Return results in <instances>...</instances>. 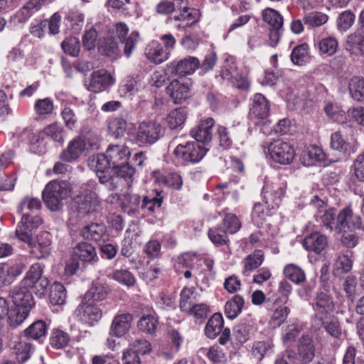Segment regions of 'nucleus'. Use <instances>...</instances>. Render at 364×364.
<instances>
[{"instance_id": "f257e3e1", "label": "nucleus", "mask_w": 364, "mask_h": 364, "mask_svg": "<svg viewBox=\"0 0 364 364\" xmlns=\"http://www.w3.org/2000/svg\"><path fill=\"white\" fill-rule=\"evenodd\" d=\"M43 268L40 264H33L21 281V285L10 291L9 296L15 306L31 310L35 306V301L29 288L33 289L36 294L42 295L50 284L48 279L43 277Z\"/></svg>"}, {"instance_id": "f03ea898", "label": "nucleus", "mask_w": 364, "mask_h": 364, "mask_svg": "<svg viewBox=\"0 0 364 364\" xmlns=\"http://www.w3.org/2000/svg\"><path fill=\"white\" fill-rule=\"evenodd\" d=\"M41 208V202L37 198L26 196L19 203L18 212L22 215V218L15 232L21 241L31 242V231L42 223V220L37 215L31 216L28 211L38 210Z\"/></svg>"}, {"instance_id": "7ed1b4c3", "label": "nucleus", "mask_w": 364, "mask_h": 364, "mask_svg": "<svg viewBox=\"0 0 364 364\" xmlns=\"http://www.w3.org/2000/svg\"><path fill=\"white\" fill-rule=\"evenodd\" d=\"M72 186L67 181H50L42 192V198L46 207L51 211L59 210L63 201L70 196Z\"/></svg>"}, {"instance_id": "20e7f679", "label": "nucleus", "mask_w": 364, "mask_h": 364, "mask_svg": "<svg viewBox=\"0 0 364 364\" xmlns=\"http://www.w3.org/2000/svg\"><path fill=\"white\" fill-rule=\"evenodd\" d=\"M264 152L275 163L290 164L295 157V150L291 144L282 139L266 142L262 145Z\"/></svg>"}, {"instance_id": "39448f33", "label": "nucleus", "mask_w": 364, "mask_h": 364, "mask_svg": "<svg viewBox=\"0 0 364 364\" xmlns=\"http://www.w3.org/2000/svg\"><path fill=\"white\" fill-rule=\"evenodd\" d=\"M208 149L197 141H188L185 144H178L173 150V155L184 163H198L206 154Z\"/></svg>"}, {"instance_id": "423d86ee", "label": "nucleus", "mask_w": 364, "mask_h": 364, "mask_svg": "<svg viewBox=\"0 0 364 364\" xmlns=\"http://www.w3.org/2000/svg\"><path fill=\"white\" fill-rule=\"evenodd\" d=\"M321 282L323 283L322 289H320L316 294L314 298V309L316 311L314 315H329L335 309V304L333 296L328 293L327 288L329 287L327 279V274L324 273L323 268L321 269Z\"/></svg>"}, {"instance_id": "0eeeda50", "label": "nucleus", "mask_w": 364, "mask_h": 364, "mask_svg": "<svg viewBox=\"0 0 364 364\" xmlns=\"http://www.w3.org/2000/svg\"><path fill=\"white\" fill-rule=\"evenodd\" d=\"M311 205L316 209L315 218L321 225L332 231L336 224V210L329 208L328 205L318 196H314L311 199Z\"/></svg>"}, {"instance_id": "6e6552de", "label": "nucleus", "mask_w": 364, "mask_h": 364, "mask_svg": "<svg viewBox=\"0 0 364 364\" xmlns=\"http://www.w3.org/2000/svg\"><path fill=\"white\" fill-rule=\"evenodd\" d=\"M161 135V126L155 122H143L138 127L136 140L140 145H150Z\"/></svg>"}, {"instance_id": "1a4fd4ad", "label": "nucleus", "mask_w": 364, "mask_h": 364, "mask_svg": "<svg viewBox=\"0 0 364 364\" xmlns=\"http://www.w3.org/2000/svg\"><path fill=\"white\" fill-rule=\"evenodd\" d=\"M151 351V345L146 339H136L129 344V348L124 351V364H141L139 355H145Z\"/></svg>"}, {"instance_id": "9d476101", "label": "nucleus", "mask_w": 364, "mask_h": 364, "mask_svg": "<svg viewBox=\"0 0 364 364\" xmlns=\"http://www.w3.org/2000/svg\"><path fill=\"white\" fill-rule=\"evenodd\" d=\"M77 210L82 216H93L99 213L102 208L97 194L87 191L76 199Z\"/></svg>"}, {"instance_id": "9b49d317", "label": "nucleus", "mask_w": 364, "mask_h": 364, "mask_svg": "<svg viewBox=\"0 0 364 364\" xmlns=\"http://www.w3.org/2000/svg\"><path fill=\"white\" fill-rule=\"evenodd\" d=\"M31 233V242H26L31 247L30 253L36 259H40L48 257L51 252L52 236L50 232L44 231L36 236V242Z\"/></svg>"}, {"instance_id": "f8f14e48", "label": "nucleus", "mask_w": 364, "mask_h": 364, "mask_svg": "<svg viewBox=\"0 0 364 364\" xmlns=\"http://www.w3.org/2000/svg\"><path fill=\"white\" fill-rule=\"evenodd\" d=\"M313 326L319 328L323 327L326 332L334 338H339L342 334V329L338 319L329 315H314L312 317Z\"/></svg>"}, {"instance_id": "ddd939ff", "label": "nucleus", "mask_w": 364, "mask_h": 364, "mask_svg": "<svg viewBox=\"0 0 364 364\" xmlns=\"http://www.w3.org/2000/svg\"><path fill=\"white\" fill-rule=\"evenodd\" d=\"M269 114V104L267 98L260 93H257L252 98V103L250 108L249 116L254 120L255 124L265 120Z\"/></svg>"}, {"instance_id": "4468645a", "label": "nucleus", "mask_w": 364, "mask_h": 364, "mask_svg": "<svg viewBox=\"0 0 364 364\" xmlns=\"http://www.w3.org/2000/svg\"><path fill=\"white\" fill-rule=\"evenodd\" d=\"M115 82L112 75L105 70H98L91 74L89 84L86 85L87 89L91 92L98 93L106 90L114 85Z\"/></svg>"}, {"instance_id": "2eb2a0df", "label": "nucleus", "mask_w": 364, "mask_h": 364, "mask_svg": "<svg viewBox=\"0 0 364 364\" xmlns=\"http://www.w3.org/2000/svg\"><path fill=\"white\" fill-rule=\"evenodd\" d=\"M115 33L121 43L124 44V53L129 58L138 41V32L134 31L127 36L129 33L128 26L126 23L119 22L115 25Z\"/></svg>"}, {"instance_id": "dca6fc26", "label": "nucleus", "mask_w": 364, "mask_h": 364, "mask_svg": "<svg viewBox=\"0 0 364 364\" xmlns=\"http://www.w3.org/2000/svg\"><path fill=\"white\" fill-rule=\"evenodd\" d=\"M214 124L215 121L211 117L201 120L191 130V135L198 143H208L212 140V129Z\"/></svg>"}, {"instance_id": "f3484780", "label": "nucleus", "mask_w": 364, "mask_h": 364, "mask_svg": "<svg viewBox=\"0 0 364 364\" xmlns=\"http://www.w3.org/2000/svg\"><path fill=\"white\" fill-rule=\"evenodd\" d=\"M337 223L341 229L345 228L351 230L363 229L361 218L354 215L350 207H346L340 211L337 215Z\"/></svg>"}, {"instance_id": "a211bd4d", "label": "nucleus", "mask_w": 364, "mask_h": 364, "mask_svg": "<svg viewBox=\"0 0 364 364\" xmlns=\"http://www.w3.org/2000/svg\"><path fill=\"white\" fill-rule=\"evenodd\" d=\"M76 311L83 321L90 324L99 321L102 316L101 309L93 301H85L84 299Z\"/></svg>"}, {"instance_id": "6ab92c4d", "label": "nucleus", "mask_w": 364, "mask_h": 364, "mask_svg": "<svg viewBox=\"0 0 364 364\" xmlns=\"http://www.w3.org/2000/svg\"><path fill=\"white\" fill-rule=\"evenodd\" d=\"M200 61L196 57L188 56L171 64V73L178 76L193 74L199 67Z\"/></svg>"}, {"instance_id": "aec40b11", "label": "nucleus", "mask_w": 364, "mask_h": 364, "mask_svg": "<svg viewBox=\"0 0 364 364\" xmlns=\"http://www.w3.org/2000/svg\"><path fill=\"white\" fill-rule=\"evenodd\" d=\"M327 245V237L318 232H314L307 235L303 241V246L306 250L316 254H319L324 250Z\"/></svg>"}, {"instance_id": "412c9836", "label": "nucleus", "mask_w": 364, "mask_h": 364, "mask_svg": "<svg viewBox=\"0 0 364 364\" xmlns=\"http://www.w3.org/2000/svg\"><path fill=\"white\" fill-rule=\"evenodd\" d=\"M106 154L112 167H116L127 161L130 151L124 145H109L107 149Z\"/></svg>"}, {"instance_id": "4be33fe9", "label": "nucleus", "mask_w": 364, "mask_h": 364, "mask_svg": "<svg viewBox=\"0 0 364 364\" xmlns=\"http://www.w3.org/2000/svg\"><path fill=\"white\" fill-rule=\"evenodd\" d=\"M85 149L84 141L80 137L73 139L67 149L60 154L61 160L65 162H73L77 160Z\"/></svg>"}, {"instance_id": "5701e85b", "label": "nucleus", "mask_w": 364, "mask_h": 364, "mask_svg": "<svg viewBox=\"0 0 364 364\" xmlns=\"http://www.w3.org/2000/svg\"><path fill=\"white\" fill-rule=\"evenodd\" d=\"M263 199L268 209L279 207L284 191L282 187L266 185L263 188Z\"/></svg>"}, {"instance_id": "b1692460", "label": "nucleus", "mask_w": 364, "mask_h": 364, "mask_svg": "<svg viewBox=\"0 0 364 364\" xmlns=\"http://www.w3.org/2000/svg\"><path fill=\"white\" fill-rule=\"evenodd\" d=\"M132 316L129 314L116 316L110 327V334L116 337H122L126 334L130 327Z\"/></svg>"}, {"instance_id": "393cba45", "label": "nucleus", "mask_w": 364, "mask_h": 364, "mask_svg": "<svg viewBox=\"0 0 364 364\" xmlns=\"http://www.w3.org/2000/svg\"><path fill=\"white\" fill-rule=\"evenodd\" d=\"M80 235L85 239L96 242L105 241L107 238L106 226L102 223H92L85 226L81 229Z\"/></svg>"}, {"instance_id": "a878e982", "label": "nucleus", "mask_w": 364, "mask_h": 364, "mask_svg": "<svg viewBox=\"0 0 364 364\" xmlns=\"http://www.w3.org/2000/svg\"><path fill=\"white\" fill-rule=\"evenodd\" d=\"M298 351L300 360L304 364L309 363L315 355V348L309 336H302L299 341Z\"/></svg>"}, {"instance_id": "bb28decb", "label": "nucleus", "mask_w": 364, "mask_h": 364, "mask_svg": "<svg viewBox=\"0 0 364 364\" xmlns=\"http://www.w3.org/2000/svg\"><path fill=\"white\" fill-rule=\"evenodd\" d=\"M73 253L85 262L94 263L98 259L95 247L86 242L77 243L73 248Z\"/></svg>"}, {"instance_id": "cd10ccee", "label": "nucleus", "mask_w": 364, "mask_h": 364, "mask_svg": "<svg viewBox=\"0 0 364 364\" xmlns=\"http://www.w3.org/2000/svg\"><path fill=\"white\" fill-rule=\"evenodd\" d=\"M346 50L351 54L364 56V31L358 30L347 37Z\"/></svg>"}, {"instance_id": "c85d7f7f", "label": "nucleus", "mask_w": 364, "mask_h": 364, "mask_svg": "<svg viewBox=\"0 0 364 364\" xmlns=\"http://www.w3.org/2000/svg\"><path fill=\"white\" fill-rule=\"evenodd\" d=\"M189 87L178 80H173L166 87L167 93L173 100L175 104H180L188 97Z\"/></svg>"}, {"instance_id": "c756f323", "label": "nucleus", "mask_w": 364, "mask_h": 364, "mask_svg": "<svg viewBox=\"0 0 364 364\" xmlns=\"http://www.w3.org/2000/svg\"><path fill=\"white\" fill-rule=\"evenodd\" d=\"M99 52L112 60H115L120 54L117 43L113 37L101 39L98 43Z\"/></svg>"}, {"instance_id": "7c9ffc66", "label": "nucleus", "mask_w": 364, "mask_h": 364, "mask_svg": "<svg viewBox=\"0 0 364 364\" xmlns=\"http://www.w3.org/2000/svg\"><path fill=\"white\" fill-rule=\"evenodd\" d=\"M146 58L155 64H161L168 59V53L166 52L161 46L156 42L148 45L145 50Z\"/></svg>"}, {"instance_id": "2f4dec72", "label": "nucleus", "mask_w": 364, "mask_h": 364, "mask_svg": "<svg viewBox=\"0 0 364 364\" xmlns=\"http://www.w3.org/2000/svg\"><path fill=\"white\" fill-rule=\"evenodd\" d=\"M223 324L224 321L222 315L219 313L214 314L205 326V336L211 339L216 338L221 333Z\"/></svg>"}, {"instance_id": "473e14b6", "label": "nucleus", "mask_w": 364, "mask_h": 364, "mask_svg": "<svg viewBox=\"0 0 364 364\" xmlns=\"http://www.w3.org/2000/svg\"><path fill=\"white\" fill-rule=\"evenodd\" d=\"M264 262V254L262 250H255L247 255L243 260L244 269L242 274L247 276L250 272L257 269Z\"/></svg>"}, {"instance_id": "72a5a7b5", "label": "nucleus", "mask_w": 364, "mask_h": 364, "mask_svg": "<svg viewBox=\"0 0 364 364\" xmlns=\"http://www.w3.org/2000/svg\"><path fill=\"white\" fill-rule=\"evenodd\" d=\"M108 294V288L106 285L100 282H95L86 292L84 300L88 301H100L104 300Z\"/></svg>"}, {"instance_id": "f704fd0d", "label": "nucleus", "mask_w": 364, "mask_h": 364, "mask_svg": "<svg viewBox=\"0 0 364 364\" xmlns=\"http://www.w3.org/2000/svg\"><path fill=\"white\" fill-rule=\"evenodd\" d=\"M46 0H28L18 12V21L26 22L36 11H38Z\"/></svg>"}, {"instance_id": "c9c22d12", "label": "nucleus", "mask_w": 364, "mask_h": 364, "mask_svg": "<svg viewBox=\"0 0 364 364\" xmlns=\"http://www.w3.org/2000/svg\"><path fill=\"white\" fill-rule=\"evenodd\" d=\"M348 90L351 97L358 102L364 100V78L359 76L351 77L348 82Z\"/></svg>"}, {"instance_id": "e433bc0d", "label": "nucleus", "mask_w": 364, "mask_h": 364, "mask_svg": "<svg viewBox=\"0 0 364 364\" xmlns=\"http://www.w3.org/2000/svg\"><path fill=\"white\" fill-rule=\"evenodd\" d=\"M283 272L286 278L296 284H301L306 281L304 271L294 264H287L284 268Z\"/></svg>"}, {"instance_id": "4c0bfd02", "label": "nucleus", "mask_w": 364, "mask_h": 364, "mask_svg": "<svg viewBox=\"0 0 364 364\" xmlns=\"http://www.w3.org/2000/svg\"><path fill=\"white\" fill-rule=\"evenodd\" d=\"M245 301L242 296L236 294L225 306V313L230 318H235L241 312Z\"/></svg>"}, {"instance_id": "58836bf2", "label": "nucleus", "mask_w": 364, "mask_h": 364, "mask_svg": "<svg viewBox=\"0 0 364 364\" xmlns=\"http://www.w3.org/2000/svg\"><path fill=\"white\" fill-rule=\"evenodd\" d=\"M89 166L97 173H105V172H109L111 168H112V166L106 154L93 156L89 160Z\"/></svg>"}, {"instance_id": "ea45409f", "label": "nucleus", "mask_w": 364, "mask_h": 364, "mask_svg": "<svg viewBox=\"0 0 364 364\" xmlns=\"http://www.w3.org/2000/svg\"><path fill=\"white\" fill-rule=\"evenodd\" d=\"M187 116L186 107H179L171 111L167 118V123L171 129L181 127L185 122Z\"/></svg>"}, {"instance_id": "a19ab883", "label": "nucleus", "mask_w": 364, "mask_h": 364, "mask_svg": "<svg viewBox=\"0 0 364 364\" xmlns=\"http://www.w3.org/2000/svg\"><path fill=\"white\" fill-rule=\"evenodd\" d=\"M30 310L18 307H15L8 310L7 316L9 325L16 328L21 324L29 314Z\"/></svg>"}, {"instance_id": "79ce46f5", "label": "nucleus", "mask_w": 364, "mask_h": 364, "mask_svg": "<svg viewBox=\"0 0 364 364\" xmlns=\"http://www.w3.org/2000/svg\"><path fill=\"white\" fill-rule=\"evenodd\" d=\"M50 301L53 305H62L66 300V290L60 282H55L50 287Z\"/></svg>"}, {"instance_id": "37998d69", "label": "nucleus", "mask_w": 364, "mask_h": 364, "mask_svg": "<svg viewBox=\"0 0 364 364\" xmlns=\"http://www.w3.org/2000/svg\"><path fill=\"white\" fill-rule=\"evenodd\" d=\"M47 331V325L45 321L38 320L33 323L25 330V336L34 340H39L45 337Z\"/></svg>"}, {"instance_id": "c03bdc74", "label": "nucleus", "mask_w": 364, "mask_h": 364, "mask_svg": "<svg viewBox=\"0 0 364 364\" xmlns=\"http://www.w3.org/2000/svg\"><path fill=\"white\" fill-rule=\"evenodd\" d=\"M262 18L264 21L269 25V28H282L283 17L276 10L270 8L264 9Z\"/></svg>"}, {"instance_id": "a18cd8bd", "label": "nucleus", "mask_w": 364, "mask_h": 364, "mask_svg": "<svg viewBox=\"0 0 364 364\" xmlns=\"http://www.w3.org/2000/svg\"><path fill=\"white\" fill-rule=\"evenodd\" d=\"M31 344L26 341L21 340L14 346V353L19 363H25L31 355Z\"/></svg>"}, {"instance_id": "49530a36", "label": "nucleus", "mask_w": 364, "mask_h": 364, "mask_svg": "<svg viewBox=\"0 0 364 364\" xmlns=\"http://www.w3.org/2000/svg\"><path fill=\"white\" fill-rule=\"evenodd\" d=\"M70 340V336L67 333L61 330L54 329L50 337V344L53 348L61 349L68 345Z\"/></svg>"}, {"instance_id": "de8ad7c7", "label": "nucleus", "mask_w": 364, "mask_h": 364, "mask_svg": "<svg viewBox=\"0 0 364 364\" xmlns=\"http://www.w3.org/2000/svg\"><path fill=\"white\" fill-rule=\"evenodd\" d=\"M127 128V122L121 117L114 118L108 124L109 133L115 138L122 137L124 134Z\"/></svg>"}, {"instance_id": "09e8293b", "label": "nucleus", "mask_w": 364, "mask_h": 364, "mask_svg": "<svg viewBox=\"0 0 364 364\" xmlns=\"http://www.w3.org/2000/svg\"><path fill=\"white\" fill-rule=\"evenodd\" d=\"M308 59L307 44L299 45L293 49L291 54V60L294 65H302L307 62Z\"/></svg>"}, {"instance_id": "8fccbe9b", "label": "nucleus", "mask_w": 364, "mask_h": 364, "mask_svg": "<svg viewBox=\"0 0 364 364\" xmlns=\"http://www.w3.org/2000/svg\"><path fill=\"white\" fill-rule=\"evenodd\" d=\"M290 313V309L287 306H279L277 308L269 321L270 326L275 328L279 327L284 323Z\"/></svg>"}, {"instance_id": "3c124183", "label": "nucleus", "mask_w": 364, "mask_h": 364, "mask_svg": "<svg viewBox=\"0 0 364 364\" xmlns=\"http://www.w3.org/2000/svg\"><path fill=\"white\" fill-rule=\"evenodd\" d=\"M328 17L326 14L321 12H312L304 17V24L309 28L318 27L328 21Z\"/></svg>"}, {"instance_id": "603ef678", "label": "nucleus", "mask_w": 364, "mask_h": 364, "mask_svg": "<svg viewBox=\"0 0 364 364\" xmlns=\"http://www.w3.org/2000/svg\"><path fill=\"white\" fill-rule=\"evenodd\" d=\"M158 320L154 316L147 315L142 316L138 322L140 331L146 333H154L156 331Z\"/></svg>"}, {"instance_id": "864d4df0", "label": "nucleus", "mask_w": 364, "mask_h": 364, "mask_svg": "<svg viewBox=\"0 0 364 364\" xmlns=\"http://www.w3.org/2000/svg\"><path fill=\"white\" fill-rule=\"evenodd\" d=\"M355 14L350 10L343 11L337 19V26L340 31H346L354 23Z\"/></svg>"}, {"instance_id": "5fc2aeb1", "label": "nucleus", "mask_w": 364, "mask_h": 364, "mask_svg": "<svg viewBox=\"0 0 364 364\" xmlns=\"http://www.w3.org/2000/svg\"><path fill=\"white\" fill-rule=\"evenodd\" d=\"M113 279L127 287H133L136 283L134 275L127 269H117L113 273Z\"/></svg>"}, {"instance_id": "6e6d98bb", "label": "nucleus", "mask_w": 364, "mask_h": 364, "mask_svg": "<svg viewBox=\"0 0 364 364\" xmlns=\"http://www.w3.org/2000/svg\"><path fill=\"white\" fill-rule=\"evenodd\" d=\"M61 48L65 53L77 56L80 49L79 39L75 37L67 38L61 43Z\"/></svg>"}, {"instance_id": "4d7b16f0", "label": "nucleus", "mask_w": 364, "mask_h": 364, "mask_svg": "<svg viewBox=\"0 0 364 364\" xmlns=\"http://www.w3.org/2000/svg\"><path fill=\"white\" fill-rule=\"evenodd\" d=\"M161 204L162 198L154 197L150 199L146 196L141 201V211H143L144 213L151 214L156 209H159Z\"/></svg>"}, {"instance_id": "13d9d810", "label": "nucleus", "mask_w": 364, "mask_h": 364, "mask_svg": "<svg viewBox=\"0 0 364 364\" xmlns=\"http://www.w3.org/2000/svg\"><path fill=\"white\" fill-rule=\"evenodd\" d=\"M227 234L222 227L211 228L208 231L210 240L216 245H223L228 242Z\"/></svg>"}, {"instance_id": "bf43d9fd", "label": "nucleus", "mask_w": 364, "mask_h": 364, "mask_svg": "<svg viewBox=\"0 0 364 364\" xmlns=\"http://www.w3.org/2000/svg\"><path fill=\"white\" fill-rule=\"evenodd\" d=\"M241 227V224L234 214H227L223 220V228L229 234L237 232Z\"/></svg>"}, {"instance_id": "052dcab7", "label": "nucleus", "mask_w": 364, "mask_h": 364, "mask_svg": "<svg viewBox=\"0 0 364 364\" xmlns=\"http://www.w3.org/2000/svg\"><path fill=\"white\" fill-rule=\"evenodd\" d=\"M318 48L322 53L331 55L337 50L338 41L333 37H327L319 42Z\"/></svg>"}, {"instance_id": "680f3d73", "label": "nucleus", "mask_w": 364, "mask_h": 364, "mask_svg": "<svg viewBox=\"0 0 364 364\" xmlns=\"http://www.w3.org/2000/svg\"><path fill=\"white\" fill-rule=\"evenodd\" d=\"M53 108V102L50 98L38 100L34 105L36 113L41 116L51 114Z\"/></svg>"}, {"instance_id": "e2e57ef3", "label": "nucleus", "mask_w": 364, "mask_h": 364, "mask_svg": "<svg viewBox=\"0 0 364 364\" xmlns=\"http://www.w3.org/2000/svg\"><path fill=\"white\" fill-rule=\"evenodd\" d=\"M197 15L198 11L187 6H184L181 12V17L183 18V21H187V22L185 23H180L178 26V28H185L193 25L198 21L196 17Z\"/></svg>"}, {"instance_id": "0e129e2a", "label": "nucleus", "mask_w": 364, "mask_h": 364, "mask_svg": "<svg viewBox=\"0 0 364 364\" xmlns=\"http://www.w3.org/2000/svg\"><path fill=\"white\" fill-rule=\"evenodd\" d=\"M304 161L308 160V165H311L316 161H321L324 159L323 151L318 146H312L303 154Z\"/></svg>"}, {"instance_id": "69168bd1", "label": "nucleus", "mask_w": 364, "mask_h": 364, "mask_svg": "<svg viewBox=\"0 0 364 364\" xmlns=\"http://www.w3.org/2000/svg\"><path fill=\"white\" fill-rule=\"evenodd\" d=\"M251 329V325L245 323H241L235 326L233 333L236 340L241 343L246 342L249 339Z\"/></svg>"}, {"instance_id": "338daca9", "label": "nucleus", "mask_w": 364, "mask_h": 364, "mask_svg": "<svg viewBox=\"0 0 364 364\" xmlns=\"http://www.w3.org/2000/svg\"><path fill=\"white\" fill-rule=\"evenodd\" d=\"M112 169L114 171V174L117 177L125 180L131 179L135 173V168L131 166L127 161L119 164V166L112 167Z\"/></svg>"}, {"instance_id": "774afa93", "label": "nucleus", "mask_w": 364, "mask_h": 364, "mask_svg": "<svg viewBox=\"0 0 364 364\" xmlns=\"http://www.w3.org/2000/svg\"><path fill=\"white\" fill-rule=\"evenodd\" d=\"M209 311V307L205 304L201 303L193 305L186 314L194 316L196 319H203L207 316Z\"/></svg>"}]
</instances>
